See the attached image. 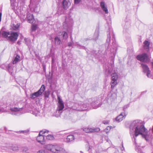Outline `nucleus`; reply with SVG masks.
I'll use <instances>...</instances> for the list:
<instances>
[{"label": "nucleus", "instance_id": "nucleus-1", "mask_svg": "<svg viewBox=\"0 0 153 153\" xmlns=\"http://www.w3.org/2000/svg\"><path fill=\"white\" fill-rule=\"evenodd\" d=\"M130 133L134 131V134H133V138L132 140L134 142V144L136 145V148H139L142 151L141 149L138 147H137V144L136 143V139L135 137L137 136L139 134L142 135V137L144 138L147 141H149L150 139L152 137V136L149 135L147 132V130L146 128L142 123V121L140 120H136L133 121L131 124L130 126Z\"/></svg>", "mask_w": 153, "mask_h": 153}, {"label": "nucleus", "instance_id": "nucleus-2", "mask_svg": "<svg viewBox=\"0 0 153 153\" xmlns=\"http://www.w3.org/2000/svg\"><path fill=\"white\" fill-rule=\"evenodd\" d=\"M44 148L54 153H68L62 146L57 144H47L44 146Z\"/></svg>", "mask_w": 153, "mask_h": 153}, {"label": "nucleus", "instance_id": "nucleus-3", "mask_svg": "<svg viewBox=\"0 0 153 153\" xmlns=\"http://www.w3.org/2000/svg\"><path fill=\"white\" fill-rule=\"evenodd\" d=\"M111 35H112V38L113 39V42H112V46L111 48H113L111 49V48H110V49H109V43L110 41V34H109V35H108V37L105 44V51H110V52L111 53H113V55L114 56L117 52V45L114 42L115 41L114 34L112 32H111Z\"/></svg>", "mask_w": 153, "mask_h": 153}, {"label": "nucleus", "instance_id": "nucleus-4", "mask_svg": "<svg viewBox=\"0 0 153 153\" xmlns=\"http://www.w3.org/2000/svg\"><path fill=\"white\" fill-rule=\"evenodd\" d=\"M1 34L3 37L12 41H16L18 36L17 32H13L10 34L9 32L3 31Z\"/></svg>", "mask_w": 153, "mask_h": 153}, {"label": "nucleus", "instance_id": "nucleus-5", "mask_svg": "<svg viewBox=\"0 0 153 153\" xmlns=\"http://www.w3.org/2000/svg\"><path fill=\"white\" fill-rule=\"evenodd\" d=\"M58 104L56 110V112L60 114L62 112L64 108V105L62 100L60 99V97H58Z\"/></svg>", "mask_w": 153, "mask_h": 153}, {"label": "nucleus", "instance_id": "nucleus-6", "mask_svg": "<svg viewBox=\"0 0 153 153\" xmlns=\"http://www.w3.org/2000/svg\"><path fill=\"white\" fill-rule=\"evenodd\" d=\"M111 75V88H113L117 84L118 76L117 74L116 73H113Z\"/></svg>", "mask_w": 153, "mask_h": 153}, {"label": "nucleus", "instance_id": "nucleus-7", "mask_svg": "<svg viewBox=\"0 0 153 153\" xmlns=\"http://www.w3.org/2000/svg\"><path fill=\"white\" fill-rule=\"evenodd\" d=\"M137 59L139 60L146 62H149L150 60L149 56L146 53L138 55Z\"/></svg>", "mask_w": 153, "mask_h": 153}, {"label": "nucleus", "instance_id": "nucleus-8", "mask_svg": "<svg viewBox=\"0 0 153 153\" xmlns=\"http://www.w3.org/2000/svg\"><path fill=\"white\" fill-rule=\"evenodd\" d=\"M141 67L143 69V72L146 73V75L148 77H151L152 76L150 74V71L148 66L146 64L143 63L141 64Z\"/></svg>", "mask_w": 153, "mask_h": 153}, {"label": "nucleus", "instance_id": "nucleus-9", "mask_svg": "<svg viewBox=\"0 0 153 153\" xmlns=\"http://www.w3.org/2000/svg\"><path fill=\"white\" fill-rule=\"evenodd\" d=\"M71 2L72 0H63L62 3L63 8L66 10L71 6Z\"/></svg>", "mask_w": 153, "mask_h": 153}, {"label": "nucleus", "instance_id": "nucleus-10", "mask_svg": "<svg viewBox=\"0 0 153 153\" xmlns=\"http://www.w3.org/2000/svg\"><path fill=\"white\" fill-rule=\"evenodd\" d=\"M21 109L20 108H11L10 109V114L13 115H19V111Z\"/></svg>", "mask_w": 153, "mask_h": 153}, {"label": "nucleus", "instance_id": "nucleus-11", "mask_svg": "<svg viewBox=\"0 0 153 153\" xmlns=\"http://www.w3.org/2000/svg\"><path fill=\"white\" fill-rule=\"evenodd\" d=\"M1 149H2L7 150V149L11 150L13 151H16L19 150V147L16 145H12L10 146H7L5 147L3 146L1 147Z\"/></svg>", "mask_w": 153, "mask_h": 153}, {"label": "nucleus", "instance_id": "nucleus-12", "mask_svg": "<svg viewBox=\"0 0 153 153\" xmlns=\"http://www.w3.org/2000/svg\"><path fill=\"white\" fill-rule=\"evenodd\" d=\"M63 28L68 31H69L71 29V24L67 21L66 19H65V21L63 23Z\"/></svg>", "mask_w": 153, "mask_h": 153}, {"label": "nucleus", "instance_id": "nucleus-13", "mask_svg": "<svg viewBox=\"0 0 153 153\" xmlns=\"http://www.w3.org/2000/svg\"><path fill=\"white\" fill-rule=\"evenodd\" d=\"M83 130L86 133L94 132L99 131L100 130V129L98 128H93L89 127H86L84 128Z\"/></svg>", "mask_w": 153, "mask_h": 153}, {"label": "nucleus", "instance_id": "nucleus-14", "mask_svg": "<svg viewBox=\"0 0 153 153\" xmlns=\"http://www.w3.org/2000/svg\"><path fill=\"white\" fill-rule=\"evenodd\" d=\"M126 116L125 113L124 112H122L116 118V120L118 122H120L125 118Z\"/></svg>", "mask_w": 153, "mask_h": 153}, {"label": "nucleus", "instance_id": "nucleus-15", "mask_svg": "<svg viewBox=\"0 0 153 153\" xmlns=\"http://www.w3.org/2000/svg\"><path fill=\"white\" fill-rule=\"evenodd\" d=\"M26 19H27L28 22L30 23H32L34 22V19L33 14L30 13L27 14Z\"/></svg>", "mask_w": 153, "mask_h": 153}, {"label": "nucleus", "instance_id": "nucleus-16", "mask_svg": "<svg viewBox=\"0 0 153 153\" xmlns=\"http://www.w3.org/2000/svg\"><path fill=\"white\" fill-rule=\"evenodd\" d=\"M37 141L42 144H44V136L38 135L36 138Z\"/></svg>", "mask_w": 153, "mask_h": 153}, {"label": "nucleus", "instance_id": "nucleus-17", "mask_svg": "<svg viewBox=\"0 0 153 153\" xmlns=\"http://www.w3.org/2000/svg\"><path fill=\"white\" fill-rule=\"evenodd\" d=\"M61 35L64 39L66 40L68 37V33L66 32L62 31L58 33V36Z\"/></svg>", "mask_w": 153, "mask_h": 153}, {"label": "nucleus", "instance_id": "nucleus-18", "mask_svg": "<svg viewBox=\"0 0 153 153\" xmlns=\"http://www.w3.org/2000/svg\"><path fill=\"white\" fill-rule=\"evenodd\" d=\"M79 106L81 108L79 109L78 110L79 111H84L87 109L86 108L87 107H89L90 105L89 103H87L86 105L84 104H82V105H79Z\"/></svg>", "mask_w": 153, "mask_h": 153}, {"label": "nucleus", "instance_id": "nucleus-19", "mask_svg": "<svg viewBox=\"0 0 153 153\" xmlns=\"http://www.w3.org/2000/svg\"><path fill=\"white\" fill-rule=\"evenodd\" d=\"M42 94L41 92H39L38 91L36 92L30 94V97L31 98L33 99L39 96Z\"/></svg>", "mask_w": 153, "mask_h": 153}, {"label": "nucleus", "instance_id": "nucleus-20", "mask_svg": "<svg viewBox=\"0 0 153 153\" xmlns=\"http://www.w3.org/2000/svg\"><path fill=\"white\" fill-rule=\"evenodd\" d=\"M22 152L24 153H31V151L27 147H24L22 148Z\"/></svg>", "mask_w": 153, "mask_h": 153}, {"label": "nucleus", "instance_id": "nucleus-21", "mask_svg": "<svg viewBox=\"0 0 153 153\" xmlns=\"http://www.w3.org/2000/svg\"><path fill=\"white\" fill-rule=\"evenodd\" d=\"M74 136L72 135H68L66 138V142H70L73 141L74 140Z\"/></svg>", "mask_w": 153, "mask_h": 153}, {"label": "nucleus", "instance_id": "nucleus-22", "mask_svg": "<svg viewBox=\"0 0 153 153\" xmlns=\"http://www.w3.org/2000/svg\"><path fill=\"white\" fill-rule=\"evenodd\" d=\"M136 151L138 153H153V151L152 152L150 149H147L145 153L143 152V151H141L139 148H136Z\"/></svg>", "mask_w": 153, "mask_h": 153}, {"label": "nucleus", "instance_id": "nucleus-23", "mask_svg": "<svg viewBox=\"0 0 153 153\" xmlns=\"http://www.w3.org/2000/svg\"><path fill=\"white\" fill-rule=\"evenodd\" d=\"M144 47L145 49L148 50L149 49L150 43L147 41L145 40L143 42Z\"/></svg>", "mask_w": 153, "mask_h": 153}, {"label": "nucleus", "instance_id": "nucleus-24", "mask_svg": "<svg viewBox=\"0 0 153 153\" xmlns=\"http://www.w3.org/2000/svg\"><path fill=\"white\" fill-rule=\"evenodd\" d=\"M54 42L55 44L57 45H59L61 43L60 39L58 36L55 37L54 38Z\"/></svg>", "mask_w": 153, "mask_h": 153}, {"label": "nucleus", "instance_id": "nucleus-25", "mask_svg": "<svg viewBox=\"0 0 153 153\" xmlns=\"http://www.w3.org/2000/svg\"><path fill=\"white\" fill-rule=\"evenodd\" d=\"M20 58V56L19 55H17L15 57L13 61V64H15L17 62H19V60Z\"/></svg>", "mask_w": 153, "mask_h": 153}, {"label": "nucleus", "instance_id": "nucleus-26", "mask_svg": "<svg viewBox=\"0 0 153 153\" xmlns=\"http://www.w3.org/2000/svg\"><path fill=\"white\" fill-rule=\"evenodd\" d=\"M91 105L94 108H96L99 107L100 105V104H97L95 102H92L91 104Z\"/></svg>", "mask_w": 153, "mask_h": 153}, {"label": "nucleus", "instance_id": "nucleus-27", "mask_svg": "<svg viewBox=\"0 0 153 153\" xmlns=\"http://www.w3.org/2000/svg\"><path fill=\"white\" fill-rule=\"evenodd\" d=\"M99 36V33L98 30H96L94 34V37L93 38L94 40H96L98 39Z\"/></svg>", "mask_w": 153, "mask_h": 153}, {"label": "nucleus", "instance_id": "nucleus-28", "mask_svg": "<svg viewBox=\"0 0 153 153\" xmlns=\"http://www.w3.org/2000/svg\"><path fill=\"white\" fill-rule=\"evenodd\" d=\"M45 89V86L44 85H42L40 89L38 91L40 93L41 92L42 94Z\"/></svg>", "mask_w": 153, "mask_h": 153}, {"label": "nucleus", "instance_id": "nucleus-29", "mask_svg": "<svg viewBox=\"0 0 153 153\" xmlns=\"http://www.w3.org/2000/svg\"><path fill=\"white\" fill-rule=\"evenodd\" d=\"M47 139L49 140H52L54 139V137L52 135H48L46 136Z\"/></svg>", "mask_w": 153, "mask_h": 153}, {"label": "nucleus", "instance_id": "nucleus-30", "mask_svg": "<svg viewBox=\"0 0 153 153\" xmlns=\"http://www.w3.org/2000/svg\"><path fill=\"white\" fill-rule=\"evenodd\" d=\"M29 131V130H22L18 131V133H22L25 134H27Z\"/></svg>", "mask_w": 153, "mask_h": 153}, {"label": "nucleus", "instance_id": "nucleus-31", "mask_svg": "<svg viewBox=\"0 0 153 153\" xmlns=\"http://www.w3.org/2000/svg\"><path fill=\"white\" fill-rule=\"evenodd\" d=\"M37 28V25H33L31 27V30L32 31H35Z\"/></svg>", "mask_w": 153, "mask_h": 153}, {"label": "nucleus", "instance_id": "nucleus-32", "mask_svg": "<svg viewBox=\"0 0 153 153\" xmlns=\"http://www.w3.org/2000/svg\"><path fill=\"white\" fill-rule=\"evenodd\" d=\"M46 131L47 130H46L41 131L39 133V135L44 136V135H43V134H44L46 132Z\"/></svg>", "mask_w": 153, "mask_h": 153}, {"label": "nucleus", "instance_id": "nucleus-33", "mask_svg": "<svg viewBox=\"0 0 153 153\" xmlns=\"http://www.w3.org/2000/svg\"><path fill=\"white\" fill-rule=\"evenodd\" d=\"M100 5L102 9L104 8V7H106L105 6V2L103 1H101L100 2Z\"/></svg>", "mask_w": 153, "mask_h": 153}, {"label": "nucleus", "instance_id": "nucleus-34", "mask_svg": "<svg viewBox=\"0 0 153 153\" xmlns=\"http://www.w3.org/2000/svg\"><path fill=\"white\" fill-rule=\"evenodd\" d=\"M112 71V69L108 68V69H106V72H108V74H110L111 73Z\"/></svg>", "mask_w": 153, "mask_h": 153}, {"label": "nucleus", "instance_id": "nucleus-35", "mask_svg": "<svg viewBox=\"0 0 153 153\" xmlns=\"http://www.w3.org/2000/svg\"><path fill=\"white\" fill-rule=\"evenodd\" d=\"M104 11L105 13H108V10L106 7H105L104 8L102 9Z\"/></svg>", "mask_w": 153, "mask_h": 153}, {"label": "nucleus", "instance_id": "nucleus-36", "mask_svg": "<svg viewBox=\"0 0 153 153\" xmlns=\"http://www.w3.org/2000/svg\"><path fill=\"white\" fill-rule=\"evenodd\" d=\"M19 24H17L15 26H14V29L15 30H17L19 28Z\"/></svg>", "mask_w": 153, "mask_h": 153}, {"label": "nucleus", "instance_id": "nucleus-37", "mask_svg": "<svg viewBox=\"0 0 153 153\" xmlns=\"http://www.w3.org/2000/svg\"><path fill=\"white\" fill-rule=\"evenodd\" d=\"M110 128L109 126L107 127L105 129V131L106 133H108L109 132V131L110 130Z\"/></svg>", "mask_w": 153, "mask_h": 153}, {"label": "nucleus", "instance_id": "nucleus-38", "mask_svg": "<svg viewBox=\"0 0 153 153\" xmlns=\"http://www.w3.org/2000/svg\"><path fill=\"white\" fill-rule=\"evenodd\" d=\"M81 0H74V3L76 4H78L81 1Z\"/></svg>", "mask_w": 153, "mask_h": 153}, {"label": "nucleus", "instance_id": "nucleus-39", "mask_svg": "<svg viewBox=\"0 0 153 153\" xmlns=\"http://www.w3.org/2000/svg\"><path fill=\"white\" fill-rule=\"evenodd\" d=\"M37 153H45V151L44 150L42 149L39 151Z\"/></svg>", "mask_w": 153, "mask_h": 153}, {"label": "nucleus", "instance_id": "nucleus-40", "mask_svg": "<svg viewBox=\"0 0 153 153\" xmlns=\"http://www.w3.org/2000/svg\"><path fill=\"white\" fill-rule=\"evenodd\" d=\"M73 42L71 41V42H69L68 43V46L69 47L71 46L72 45H73Z\"/></svg>", "mask_w": 153, "mask_h": 153}, {"label": "nucleus", "instance_id": "nucleus-41", "mask_svg": "<svg viewBox=\"0 0 153 153\" xmlns=\"http://www.w3.org/2000/svg\"><path fill=\"white\" fill-rule=\"evenodd\" d=\"M43 70L44 71H45V68H46V66L45 65L43 64Z\"/></svg>", "mask_w": 153, "mask_h": 153}, {"label": "nucleus", "instance_id": "nucleus-42", "mask_svg": "<svg viewBox=\"0 0 153 153\" xmlns=\"http://www.w3.org/2000/svg\"><path fill=\"white\" fill-rule=\"evenodd\" d=\"M1 16H2L1 13H0V22H1Z\"/></svg>", "mask_w": 153, "mask_h": 153}, {"label": "nucleus", "instance_id": "nucleus-43", "mask_svg": "<svg viewBox=\"0 0 153 153\" xmlns=\"http://www.w3.org/2000/svg\"><path fill=\"white\" fill-rule=\"evenodd\" d=\"M3 111V109L2 108L0 107V112H2Z\"/></svg>", "mask_w": 153, "mask_h": 153}, {"label": "nucleus", "instance_id": "nucleus-44", "mask_svg": "<svg viewBox=\"0 0 153 153\" xmlns=\"http://www.w3.org/2000/svg\"><path fill=\"white\" fill-rule=\"evenodd\" d=\"M45 97H46V98L48 97V95H46V94H45Z\"/></svg>", "mask_w": 153, "mask_h": 153}, {"label": "nucleus", "instance_id": "nucleus-45", "mask_svg": "<svg viewBox=\"0 0 153 153\" xmlns=\"http://www.w3.org/2000/svg\"><path fill=\"white\" fill-rule=\"evenodd\" d=\"M70 38H71V41L72 42H73V38H72V37L71 36H70Z\"/></svg>", "mask_w": 153, "mask_h": 153}, {"label": "nucleus", "instance_id": "nucleus-46", "mask_svg": "<svg viewBox=\"0 0 153 153\" xmlns=\"http://www.w3.org/2000/svg\"><path fill=\"white\" fill-rule=\"evenodd\" d=\"M17 43L19 44V45H20V42L18 41L17 42Z\"/></svg>", "mask_w": 153, "mask_h": 153}, {"label": "nucleus", "instance_id": "nucleus-47", "mask_svg": "<svg viewBox=\"0 0 153 153\" xmlns=\"http://www.w3.org/2000/svg\"><path fill=\"white\" fill-rule=\"evenodd\" d=\"M127 108V107L126 106H124L123 107V109H124H124L126 108Z\"/></svg>", "mask_w": 153, "mask_h": 153}, {"label": "nucleus", "instance_id": "nucleus-48", "mask_svg": "<svg viewBox=\"0 0 153 153\" xmlns=\"http://www.w3.org/2000/svg\"><path fill=\"white\" fill-rule=\"evenodd\" d=\"M112 95L114 96L115 97L116 96V94H112Z\"/></svg>", "mask_w": 153, "mask_h": 153}, {"label": "nucleus", "instance_id": "nucleus-49", "mask_svg": "<svg viewBox=\"0 0 153 153\" xmlns=\"http://www.w3.org/2000/svg\"><path fill=\"white\" fill-rule=\"evenodd\" d=\"M36 8H35V9H34V11H35V12H37V10H36Z\"/></svg>", "mask_w": 153, "mask_h": 153}, {"label": "nucleus", "instance_id": "nucleus-50", "mask_svg": "<svg viewBox=\"0 0 153 153\" xmlns=\"http://www.w3.org/2000/svg\"><path fill=\"white\" fill-rule=\"evenodd\" d=\"M103 123L104 124H108V123H106V122L105 123V122H104V121H103Z\"/></svg>", "mask_w": 153, "mask_h": 153}, {"label": "nucleus", "instance_id": "nucleus-51", "mask_svg": "<svg viewBox=\"0 0 153 153\" xmlns=\"http://www.w3.org/2000/svg\"><path fill=\"white\" fill-rule=\"evenodd\" d=\"M14 103L15 105H16L17 103H15V102H14Z\"/></svg>", "mask_w": 153, "mask_h": 153}, {"label": "nucleus", "instance_id": "nucleus-52", "mask_svg": "<svg viewBox=\"0 0 153 153\" xmlns=\"http://www.w3.org/2000/svg\"><path fill=\"white\" fill-rule=\"evenodd\" d=\"M8 68H10V66H9V65H8Z\"/></svg>", "mask_w": 153, "mask_h": 153}]
</instances>
